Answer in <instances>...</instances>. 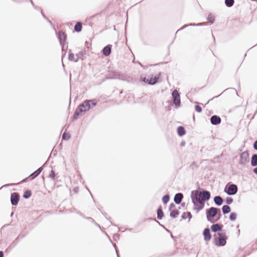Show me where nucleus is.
Here are the masks:
<instances>
[{
    "mask_svg": "<svg viewBox=\"0 0 257 257\" xmlns=\"http://www.w3.org/2000/svg\"><path fill=\"white\" fill-rule=\"evenodd\" d=\"M191 197L192 202L194 206H198V203L200 204L198 207L194 208L199 211L203 208L205 202L210 199L211 194L208 191L202 189L200 191L198 190L192 191Z\"/></svg>",
    "mask_w": 257,
    "mask_h": 257,
    "instance_id": "obj_1",
    "label": "nucleus"
},
{
    "mask_svg": "<svg viewBox=\"0 0 257 257\" xmlns=\"http://www.w3.org/2000/svg\"><path fill=\"white\" fill-rule=\"evenodd\" d=\"M89 101L85 100L79 105L72 116V120L78 119L82 113H84L90 109L91 105L89 104Z\"/></svg>",
    "mask_w": 257,
    "mask_h": 257,
    "instance_id": "obj_2",
    "label": "nucleus"
},
{
    "mask_svg": "<svg viewBox=\"0 0 257 257\" xmlns=\"http://www.w3.org/2000/svg\"><path fill=\"white\" fill-rule=\"evenodd\" d=\"M218 237L216 234L214 235V243L217 246H223L226 244L227 237L225 232H218Z\"/></svg>",
    "mask_w": 257,
    "mask_h": 257,
    "instance_id": "obj_3",
    "label": "nucleus"
},
{
    "mask_svg": "<svg viewBox=\"0 0 257 257\" xmlns=\"http://www.w3.org/2000/svg\"><path fill=\"white\" fill-rule=\"evenodd\" d=\"M218 211H219V209L214 207H211L206 209V218L209 222L212 223L215 222V220L213 218L217 215Z\"/></svg>",
    "mask_w": 257,
    "mask_h": 257,
    "instance_id": "obj_4",
    "label": "nucleus"
},
{
    "mask_svg": "<svg viewBox=\"0 0 257 257\" xmlns=\"http://www.w3.org/2000/svg\"><path fill=\"white\" fill-rule=\"evenodd\" d=\"M172 96L173 99V103L175 105L176 108H178L180 106L181 100L180 96L178 91L175 89L172 92Z\"/></svg>",
    "mask_w": 257,
    "mask_h": 257,
    "instance_id": "obj_5",
    "label": "nucleus"
},
{
    "mask_svg": "<svg viewBox=\"0 0 257 257\" xmlns=\"http://www.w3.org/2000/svg\"><path fill=\"white\" fill-rule=\"evenodd\" d=\"M249 161V154L247 151L240 154L239 163L242 165H245Z\"/></svg>",
    "mask_w": 257,
    "mask_h": 257,
    "instance_id": "obj_6",
    "label": "nucleus"
},
{
    "mask_svg": "<svg viewBox=\"0 0 257 257\" xmlns=\"http://www.w3.org/2000/svg\"><path fill=\"white\" fill-rule=\"evenodd\" d=\"M238 191L237 186L234 184H231L228 185L227 189H224V192L228 195H234Z\"/></svg>",
    "mask_w": 257,
    "mask_h": 257,
    "instance_id": "obj_7",
    "label": "nucleus"
},
{
    "mask_svg": "<svg viewBox=\"0 0 257 257\" xmlns=\"http://www.w3.org/2000/svg\"><path fill=\"white\" fill-rule=\"evenodd\" d=\"M20 200V195L17 192L12 193L11 195V203L12 205H17Z\"/></svg>",
    "mask_w": 257,
    "mask_h": 257,
    "instance_id": "obj_8",
    "label": "nucleus"
},
{
    "mask_svg": "<svg viewBox=\"0 0 257 257\" xmlns=\"http://www.w3.org/2000/svg\"><path fill=\"white\" fill-rule=\"evenodd\" d=\"M161 76V73H159L156 74L154 76L152 75V76L148 78V84L149 85H154L159 82V79Z\"/></svg>",
    "mask_w": 257,
    "mask_h": 257,
    "instance_id": "obj_9",
    "label": "nucleus"
},
{
    "mask_svg": "<svg viewBox=\"0 0 257 257\" xmlns=\"http://www.w3.org/2000/svg\"><path fill=\"white\" fill-rule=\"evenodd\" d=\"M221 118L216 115H212L210 118V122L212 125H217L220 123Z\"/></svg>",
    "mask_w": 257,
    "mask_h": 257,
    "instance_id": "obj_10",
    "label": "nucleus"
},
{
    "mask_svg": "<svg viewBox=\"0 0 257 257\" xmlns=\"http://www.w3.org/2000/svg\"><path fill=\"white\" fill-rule=\"evenodd\" d=\"M204 236V239L205 241H209L211 238V234L210 233V230L209 228H205L203 232Z\"/></svg>",
    "mask_w": 257,
    "mask_h": 257,
    "instance_id": "obj_11",
    "label": "nucleus"
},
{
    "mask_svg": "<svg viewBox=\"0 0 257 257\" xmlns=\"http://www.w3.org/2000/svg\"><path fill=\"white\" fill-rule=\"evenodd\" d=\"M223 225L219 223L213 224L211 226V230L212 232H216L217 231H221Z\"/></svg>",
    "mask_w": 257,
    "mask_h": 257,
    "instance_id": "obj_12",
    "label": "nucleus"
},
{
    "mask_svg": "<svg viewBox=\"0 0 257 257\" xmlns=\"http://www.w3.org/2000/svg\"><path fill=\"white\" fill-rule=\"evenodd\" d=\"M58 38L61 46L63 45V42L66 40V35L62 31L59 32L58 34Z\"/></svg>",
    "mask_w": 257,
    "mask_h": 257,
    "instance_id": "obj_13",
    "label": "nucleus"
},
{
    "mask_svg": "<svg viewBox=\"0 0 257 257\" xmlns=\"http://www.w3.org/2000/svg\"><path fill=\"white\" fill-rule=\"evenodd\" d=\"M183 198V194L182 193H176L174 198V201L177 204H180Z\"/></svg>",
    "mask_w": 257,
    "mask_h": 257,
    "instance_id": "obj_14",
    "label": "nucleus"
},
{
    "mask_svg": "<svg viewBox=\"0 0 257 257\" xmlns=\"http://www.w3.org/2000/svg\"><path fill=\"white\" fill-rule=\"evenodd\" d=\"M111 47L112 46L111 45H107L103 48L102 52L105 56H108L110 54Z\"/></svg>",
    "mask_w": 257,
    "mask_h": 257,
    "instance_id": "obj_15",
    "label": "nucleus"
},
{
    "mask_svg": "<svg viewBox=\"0 0 257 257\" xmlns=\"http://www.w3.org/2000/svg\"><path fill=\"white\" fill-rule=\"evenodd\" d=\"M43 168V167H41L39 168H38L36 171H35L34 172L32 173L30 176L29 178H31V180H33L36 178L37 176L39 175V174L41 173V172L42 171Z\"/></svg>",
    "mask_w": 257,
    "mask_h": 257,
    "instance_id": "obj_16",
    "label": "nucleus"
},
{
    "mask_svg": "<svg viewBox=\"0 0 257 257\" xmlns=\"http://www.w3.org/2000/svg\"><path fill=\"white\" fill-rule=\"evenodd\" d=\"M214 202L217 206H221L223 202V199L220 196H216L213 198Z\"/></svg>",
    "mask_w": 257,
    "mask_h": 257,
    "instance_id": "obj_17",
    "label": "nucleus"
},
{
    "mask_svg": "<svg viewBox=\"0 0 257 257\" xmlns=\"http://www.w3.org/2000/svg\"><path fill=\"white\" fill-rule=\"evenodd\" d=\"M204 25H205L204 23H197V24L190 23V24H188V25H185L182 28H181L180 29L178 30L176 32V33L178 31H179L180 30H182L184 29V28H186L187 27H189V26H203Z\"/></svg>",
    "mask_w": 257,
    "mask_h": 257,
    "instance_id": "obj_18",
    "label": "nucleus"
},
{
    "mask_svg": "<svg viewBox=\"0 0 257 257\" xmlns=\"http://www.w3.org/2000/svg\"><path fill=\"white\" fill-rule=\"evenodd\" d=\"M157 218L158 219H162L164 216V212L161 206H160L157 210Z\"/></svg>",
    "mask_w": 257,
    "mask_h": 257,
    "instance_id": "obj_19",
    "label": "nucleus"
},
{
    "mask_svg": "<svg viewBox=\"0 0 257 257\" xmlns=\"http://www.w3.org/2000/svg\"><path fill=\"white\" fill-rule=\"evenodd\" d=\"M251 165L253 167L257 166V154H253L251 158Z\"/></svg>",
    "mask_w": 257,
    "mask_h": 257,
    "instance_id": "obj_20",
    "label": "nucleus"
},
{
    "mask_svg": "<svg viewBox=\"0 0 257 257\" xmlns=\"http://www.w3.org/2000/svg\"><path fill=\"white\" fill-rule=\"evenodd\" d=\"M185 130L183 126H179L177 128V133L180 137L184 136L185 134Z\"/></svg>",
    "mask_w": 257,
    "mask_h": 257,
    "instance_id": "obj_21",
    "label": "nucleus"
},
{
    "mask_svg": "<svg viewBox=\"0 0 257 257\" xmlns=\"http://www.w3.org/2000/svg\"><path fill=\"white\" fill-rule=\"evenodd\" d=\"M222 210L223 214H226L231 212L230 207L227 205H223L222 207Z\"/></svg>",
    "mask_w": 257,
    "mask_h": 257,
    "instance_id": "obj_22",
    "label": "nucleus"
},
{
    "mask_svg": "<svg viewBox=\"0 0 257 257\" xmlns=\"http://www.w3.org/2000/svg\"><path fill=\"white\" fill-rule=\"evenodd\" d=\"M68 59L69 61H74L75 62H77L78 61V58H74V55L73 53H71V50H69Z\"/></svg>",
    "mask_w": 257,
    "mask_h": 257,
    "instance_id": "obj_23",
    "label": "nucleus"
},
{
    "mask_svg": "<svg viewBox=\"0 0 257 257\" xmlns=\"http://www.w3.org/2000/svg\"><path fill=\"white\" fill-rule=\"evenodd\" d=\"M179 211L177 209L171 211L170 216L172 218H175L179 214Z\"/></svg>",
    "mask_w": 257,
    "mask_h": 257,
    "instance_id": "obj_24",
    "label": "nucleus"
},
{
    "mask_svg": "<svg viewBox=\"0 0 257 257\" xmlns=\"http://www.w3.org/2000/svg\"><path fill=\"white\" fill-rule=\"evenodd\" d=\"M82 30V24L80 22H77L74 26V30L76 32H79Z\"/></svg>",
    "mask_w": 257,
    "mask_h": 257,
    "instance_id": "obj_25",
    "label": "nucleus"
},
{
    "mask_svg": "<svg viewBox=\"0 0 257 257\" xmlns=\"http://www.w3.org/2000/svg\"><path fill=\"white\" fill-rule=\"evenodd\" d=\"M32 195L31 191L30 190H27L24 192L23 194V197L25 199L29 198Z\"/></svg>",
    "mask_w": 257,
    "mask_h": 257,
    "instance_id": "obj_26",
    "label": "nucleus"
},
{
    "mask_svg": "<svg viewBox=\"0 0 257 257\" xmlns=\"http://www.w3.org/2000/svg\"><path fill=\"white\" fill-rule=\"evenodd\" d=\"M234 3V0H225V4L227 7H232Z\"/></svg>",
    "mask_w": 257,
    "mask_h": 257,
    "instance_id": "obj_27",
    "label": "nucleus"
},
{
    "mask_svg": "<svg viewBox=\"0 0 257 257\" xmlns=\"http://www.w3.org/2000/svg\"><path fill=\"white\" fill-rule=\"evenodd\" d=\"M170 200V195L166 194L164 195L162 198V201L164 204H167Z\"/></svg>",
    "mask_w": 257,
    "mask_h": 257,
    "instance_id": "obj_28",
    "label": "nucleus"
},
{
    "mask_svg": "<svg viewBox=\"0 0 257 257\" xmlns=\"http://www.w3.org/2000/svg\"><path fill=\"white\" fill-rule=\"evenodd\" d=\"M186 215H187V217L189 218V220L192 218V215H191V212H187L186 213L184 212L182 215V219H185L186 218Z\"/></svg>",
    "mask_w": 257,
    "mask_h": 257,
    "instance_id": "obj_29",
    "label": "nucleus"
},
{
    "mask_svg": "<svg viewBox=\"0 0 257 257\" xmlns=\"http://www.w3.org/2000/svg\"><path fill=\"white\" fill-rule=\"evenodd\" d=\"M207 20L208 21H209L211 24H213L214 22L215 19L213 16L211 14H209L208 15V17L207 18Z\"/></svg>",
    "mask_w": 257,
    "mask_h": 257,
    "instance_id": "obj_30",
    "label": "nucleus"
},
{
    "mask_svg": "<svg viewBox=\"0 0 257 257\" xmlns=\"http://www.w3.org/2000/svg\"><path fill=\"white\" fill-rule=\"evenodd\" d=\"M119 77V74L117 73L114 72L112 74H110L109 76V78L117 79Z\"/></svg>",
    "mask_w": 257,
    "mask_h": 257,
    "instance_id": "obj_31",
    "label": "nucleus"
},
{
    "mask_svg": "<svg viewBox=\"0 0 257 257\" xmlns=\"http://www.w3.org/2000/svg\"><path fill=\"white\" fill-rule=\"evenodd\" d=\"M237 214L235 212H231L229 215V219L231 221H234L236 218Z\"/></svg>",
    "mask_w": 257,
    "mask_h": 257,
    "instance_id": "obj_32",
    "label": "nucleus"
},
{
    "mask_svg": "<svg viewBox=\"0 0 257 257\" xmlns=\"http://www.w3.org/2000/svg\"><path fill=\"white\" fill-rule=\"evenodd\" d=\"M84 53L82 51L79 52L78 53L76 54V58H78L83 60L84 57Z\"/></svg>",
    "mask_w": 257,
    "mask_h": 257,
    "instance_id": "obj_33",
    "label": "nucleus"
},
{
    "mask_svg": "<svg viewBox=\"0 0 257 257\" xmlns=\"http://www.w3.org/2000/svg\"><path fill=\"white\" fill-rule=\"evenodd\" d=\"M88 101H89V104H90V105H92L93 106H95L97 104V101L95 99H86Z\"/></svg>",
    "mask_w": 257,
    "mask_h": 257,
    "instance_id": "obj_34",
    "label": "nucleus"
},
{
    "mask_svg": "<svg viewBox=\"0 0 257 257\" xmlns=\"http://www.w3.org/2000/svg\"><path fill=\"white\" fill-rule=\"evenodd\" d=\"M233 199L229 197H227L225 199V202L227 205L231 204L233 202Z\"/></svg>",
    "mask_w": 257,
    "mask_h": 257,
    "instance_id": "obj_35",
    "label": "nucleus"
},
{
    "mask_svg": "<svg viewBox=\"0 0 257 257\" xmlns=\"http://www.w3.org/2000/svg\"><path fill=\"white\" fill-rule=\"evenodd\" d=\"M70 138V136L66 133H63L62 135V140H67Z\"/></svg>",
    "mask_w": 257,
    "mask_h": 257,
    "instance_id": "obj_36",
    "label": "nucleus"
},
{
    "mask_svg": "<svg viewBox=\"0 0 257 257\" xmlns=\"http://www.w3.org/2000/svg\"><path fill=\"white\" fill-rule=\"evenodd\" d=\"M49 176L52 179V180H55V171L53 170H52L50 172V175H49Z\"/></svg>",
    "mask_w": 257,
    "mask_h": 257,
    "instance_id": "obj_37",
    "label": "nucleus"
},
{
    "mask_svg": "<svg viewBox=\"0 0 257 257\" xmlns=\"http://www.w3.org/2000/svg\"><path fill=\"white\" fill-rule=\"evenodd\" d=\"M195 109L197 112H201L202 110L201 107L199 105H196L195 106Z\"/></svg>",
    "mask_w": 257,
    "mask_h": 257,
    "instance_id": "obj_38",
    "label": "nucleus"
},
{
    "mask_svg": "<svg viewBox=\"0 0 257 257\" xmlns=\"http://www.w3.org/2000/svg\"><path fill=\"white\" fill-rule=\"evenodd\" d=\"M86 219H87L88 220L90 221L93 224L96 223V222L95 221V220L92 218H91L90 217H86Z\"/></svg>",
    "mask_w": 257,
    "mask_h": 257,
    "instance_id": "obj_39",
    "label": "nucleus"
},
{
    "mask_svg": "<svg viewBox=\"0 0 257 257\" xmlns=\"http://www.w3.org/2000/svg\"><path fill=\"white\" fill-rule=\"evenodd\" d=\"M217 215H218V217L215 220V221H217L218 220H219L221 216V211H220V210L219 209V211H218V214H217Z\"/></svg>",
    "mask_w": 257,
    "mask_h": 257,
    "instance_id": "obj_40",
    "label": "nucleus"
},
{
    "mask_svg": "<svg viewBox=\"0 0 257 257\" xmlns=\"http://www.w3.org/2000/svg\"><path fill=\"white\" fill-rule=\"evenodd\" d=\"M141 78L142 81H143L145 83H148V78H147L146 77L144 76H141Z\"/></svg>",
    "mask_w": 257,
    "mask_h": 257,
    "instance_id": "obj_41",
    "label": "nucleus"
},
{
    "mask_svg": "<svg viewBox=\"0 0 257 257\" xmlns=\"http://www.w3.org/2000/svg\"><path fill=\"white\" fill-rule=\"evenodd\" d=\"M175 207V205L173 203H171L170 204L169 210V211H172V209Z\"/></svg>",
    "mask_w": 257,
    "mask_h": 257,
    "instance_id": "obj_42",
    "label": "nucleus"
},
{
    "mask_svg": "<svg viewBox=\"0 0 257 257\" xmlns=\"http://www.w3.org/2000/svg\"><path fill=\"white\" fill-rule=\"evenodd\" d=\"M253 147L254 149L257 151V140L254 142Z\"/></svg>",
    "mask_w": 257,
    "mask_h": 257,
    "instance_id": "obj_43",
    "label": "nucleus"
},
{
    "mask_svg": "<svg viewBox=\"0 0 257 257\" xmlns=\"http://www.w3.org/2000/svg\"><path fill=\"white\" fill-rule=\"evenodd\" d=\"M46 19V20H47V22L50 24V25L51 26H53V24H52V22L49 20V19L47 17V19Z\"/></svg>",
    "mask_w": 257,
    "mask_h": 257,
    "instance_id": "obj_44",
    "label": "nucleus"
},
{
    "mask_svg": "<svg viewBox=\"0 0 257 257\" xmlns=\"http://www.w3.org/2000/svg\"><path fill=\"white\" fill-rule=\"evenodd\" d=\"M253 172L254 174L257 175V167L253 169Z\"/></svg>",
    "mask_w": 257,
    "mask_h": 257,
    "instance_id": "obj_45",
    "label": "nucleus"
},
{
    "mask_svg": "<svg viewBox=\"0 0 257 257\" xmlns=\"http://www.w3.org/2000/svg\"><path fill=\"white\" fill-rule=\"evenodd\" d=\"M41 13L42 15V16L43 17V18L45 19H47V17H46V16L43 14V12L41 11Z\"/></svg>",
    "mask_w": 257,
    "mask_h": 257,
    "instance_id": "obj_46",
    "label": "nucleus"
},
{
    "mask_svg": "<svg viewBox=\"0 0 257 257\" xmlns=\"http://www.w3.org/2000/svg\"><path fill=\"white\" fill-rule=\"evenodd\" d=\"M113 246L115 247V249L116 250V254H117V257H119L118 256V254L117 253V250H116V245L115 244H113Z\"/></svg>",
    "mask_w": 257,
    "mask_h": 257,
    "instance_id": "obj_47",
    "label": "nucleus"
},
{
    "mask_svg": "<svg viewBox=\"0 0 257 257\" xmlns=\"http://www.w3.org/2000/svg\"><path fill=\"white\" fill-rule=\"evenodd\" d=\"M0 257H4V253L3 251H0Z\"/></svg>",
    "mask_w": 257,
    "mask_h": 257,
    "instance_id": "obj_48",
    "label": "nucleus"
},
{
    "mask_svg": "<svg viewBox=\"0 0 257 257\" xmlns=\"http://www.w3.org/2000/svg\"><path fill=\"white\" fill-rule=\"evenodd\" d=\"M19 236L16 239V240L13 242V243H15V244L17 243V241L18 240Z\"/></svg>",
    "mask_w": 257,
    "mask_h": 257,
    "instance_id": "obj_49",
    "label": "nucleus"
},
{
    "mask_svg": "<svg viewBox=\"0 0 257 257\" xmlns=\"http://www.w3.org/2000/svg\"><path fill=\"white\" fill-rule=\"evenodd\" d=\"M78 214H79L80 215H81V216H82L83 218H85V219H86V217H85V216L83 215V214H82L81 213L79 212V213H78Z\"/></svg>",
    "mask_w": 257,
    "mask_h": 257,
    "instance_id": "obj_50",
    "label": "nucleus"
},
{
    "mask_svg": "<svg viewBox=\"0 0 257 257\" xmlns=\"http://www.w3.org/2000/svg\"><path fill=\"white\" fill-rule=\"evenodd\" d=\"M185 142H184V141H183V142H182L181 143V146H184L185 145Z\"/></svg>",
    "mask_w": 257,
    "mask_h": 257,
    "instance_id": "obj_51",
    "label": "nucleus"
},
{
    "mask_svg": "<svg viewBox=\"0 0 257 257\" xmlns=\"http://www.w3.org/2000/svg\"><path fill=\"white\" fill-rule=\"evenodd\" d=\"M94 224H95L96 226H98L99 228H100V225L98 224H97L96 222V223H94Z\"/></svg>",
    "mask_w": 257,
    "mask_h": 257,
    "instance_id": "obj_52",
    "label": "nucleus"
},
{
    "mask_svg": "<svg viewBox=\"0 0 257 257\" xmlns=\"http://www.w3.org/2000/svg\"><path fill=\"white\" fill-rule=\"evenodd\" d=\"M181 206H182V207H185V203H182L181 204Z\"/></svg>",
    "mask_w": 257,
    "mask_h": 257,
    "instance_id": "obj_53",
    "label": "nucleus"
},
{
    "mask_svg": "<svg viewBox=\"0 0 257 257\" xmlns=\"http://www.w3.org/2000/svg\"><path fill=\"white\" fill-rule=\"evenodd\" d=\"M28 179V178H26V179H24L23 181H22V182H26V180Z\"/></svg>",
    "mask_w": 257,
    "mask_h": 257,
    "instance_id": "obj_54",
    "label": "nucleus"
},
{
    "mask_svg": "<svg viewBox=\"0 0 257 257\" xmlns=\"http://www.w3.org/2000/svg\"><path fill=\"white\" fill-rule=\"evenodd\" d=\"M31 3H32V5H33V6H34V3H33V2H32V1H31Z\"/></svg>",
    "mask_w": 257,
    "mask_h": 257,
    "instance_id": "obj_55",
    "label": "nucleus"
},
{
    "mask_svg": "<svg viewBox=\"0 0 257 257\" xmlns=\"http://www.w3.org/2000/svg\"><path fill=\"white\" fill-rule=\"evenodd\" d=\"M212 37H213V39H214V40H215V37L213 36V35H212Z\"/></svg>",
    "mask_w": 257,
    "mask_h": 257,
    "instance_id": "obj_56",
    "label": "nucleus"
},
{
    "mask_svg": "<svg viewBox=\"0 0 257 257\" xmlns=\"http://www.w3.org/2000/svg\"><path fill=\"white\" fill-rule=\"evenodd\" d=\"M235 90H236L235 89ZM236 94L237 95H238V93H237V92H236Z\"/></svg>",
    "mask_w": 257,
    "mask_h": 257,
    "instance_id": "obj_57",
    "label": "nucleus"
}]
</instances>
